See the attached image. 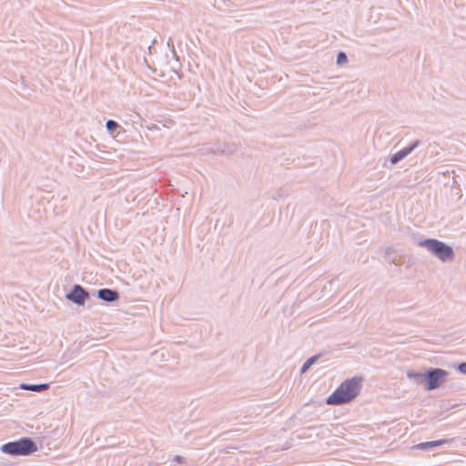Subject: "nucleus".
Instances as JSON below:
<instances>
[{"mask_svg":"<svg viewBox=\"0 0 466 466\" xmlns=\"http://www.w3.org/2000/svg\"><path fill=\"white\" fill-rule=\"evenodd\" d=\"M362 388V379L353 377L344 380L333 392L329 395L326 403L328 405H342L354 400Z\"/></svg>","mask_w":466,"mask_h":466,"instance_id":"nucleus-1","label":"nucleus"},{"mask_svg":"<svg viewBox=\"0 0 466 466\" xmlns=\"http://www.w3.org/2000/svg\"><path fill=\"white\" fill-rule=\"evenodd\" d=\"M418 246L425 248L442 263H450L453 261L455 258L453 248L450 245L436 238L420 239L418 241Z\"/></svg>","mask_w":466,"mask_h":466,"instance_id":"nucleus-2","label":"nucleus"},{"mask_svg":"<svg viewBox=\"0 0 466 466\" xmlns=\"http://www.w3.org/2000/svg\"><path fill=\"white\" fill-rule=\"evenodd\" d=\"M1 451L13 456H25L36 451L35 443L27 437L15 441L5 443L0 448Z\"/></svg>","mask_w":466,"mask_h":466,"instance_id":"nucleus-3","label":"nucleus"},{"mask_svg":"<svg viewBox=\"0 0 466 466\" xmlns=\"http://www.w3.org/2000/svg\"><path fill=\"white\" fill-rule=\"evenodd\" d=\"M448 372L440 368H431L426 372L425 390H431L439 388L446 381Z\"/></svg>","mask_w":466,"mask_h":466,"instance_id":"nucleus-4","label":"nucleus"},{"mask_svg":"<svg viewBox=\"0 0 466 466\" xmlns=\"http://www.w3.org/2000/svg\"><path fill=\"white\" fill-rule=\"evenodd\" d=\"M67 300L76 303L78 306H83L86 300L89 298V293L80 285H75L72 290L66 296Z\"/></svg>","mask_w":466,"mask_h":466,"instance_id":"nucleus-5","label":"nucleus"},{"mask_svg":"<svg viewBox=\"0 0 466 466\" xmlns=\"http://www.w3.org/2000/svg\"><path fill=\"white\" fill-rule=\"evenodd\" d=\"M420 144L419 140L414 141L410 147H404L403 149L393 154L390 157V163L396 165L408 155H410Z\"/></svg>","mask_w":466,"mask_h":466,"instance_id":"nucleus-6","label":"nucleus"},{"mask_svg":"<svg viewBox=\"0 0 466 466\" xmlns=\"http://www.w3.org/2000/svg\"><path fill=\"white\" fill-rule=\"evenodd\" d=\"M97 297L106 302H114L119 299V293L111 289H101L97 291Z\"/></svg>","mask_w":466,"mask_h":466,"instance_id":"nucleus-7","label":"nucleus"},{"mask_svg":"<svg viewBox=\"0 0 466 466\" xmlns=\"http://www.w3.org/2000/svg\"><path fill=\"white\" fill-rule=\"evenodd\" d=\"M450 440L443 439L439 441H426V442H420L419 444H416L413 446V449L415 450H420V451H427L430 449H433L436 447L442 446L448 442H450Z\"/></svg>","mask_w":466,"mask_h":466,"instance_id":"nucleus-8","label":"nucleus"},{"mask_svg":"<svg viewBox=\"0 0 466 466\" xmlns=\"http://www.w3.org/2000/svg\"><path fill=\"white\" fill-rule=\"evenodd\" d=\"M19 388L22 390H25L40 392V391L47 390L49 388V385L47 383H42V384L21 383Z\"/></svg>","mask_w":466,"mask_h":466,"instance_id":"nucleus-9","label":"nucleus"},{"mask_svg":"<svg viewBox=\"0 0 466 466\" xmlns=\"http://www.w3.org/2000/svg\"><path fill=\"white\" fill-rule=\"evenodd\" d=\"M406 375H407L408 379H410L416 384H421V383L425 382L426 372L421 373V372H417V371H413V370H408L406 372Z\"/></svg>","mask_w":466,"mask_h":466,"instance_id":"nucleus-10","label":"nucleus"},{"mask_svg":"<svg viewBox=\"0 0 466 466\" xmlns=\"http://www.w3.org/2000/svg\"><path fill=\"white\" fill-rule=\"evenodd\" d=\"M319 355H315L308 359L301 367L300 373H305L318 360Z\"/></svg>","mask_w":466,"mask_h":466,"instance_id":"nucleus-11","label":"nucleus"},{"mask_svg":"<svg viewBox=\"0 0 466 466\" xmlns=\"http://www.w3.org/2000/svg\"><path fill=\"white\" fill-rule=\"evenodd\" d=\"M106 127L108 131L113 132L118 127V124L116 121L109 119L106 123Z\"/></svg>","mask_w":466,"mask_h":466,"instance_id":"nucleus-12","label":"nucleus"},{"mask_svg":"<svg viewBox=\"0 0 466 466\" xmlns=\"http://www.w3.org/2000/svg\"><path fill=\"white\" fill-rule=\"evenodd\" d=\"M347 61H348V57H347L346 54L343 52H339L337 56V63L342 64V63H346Z\"/></svg>","mask_w":466,"mask_h":466,"instance_id":"nucleus-13","label":"nucleus"},{"mask_svg":"<svg viewBox=\"0 0 466 466\" xmlns=\"http://www.w3.org/2000/svg\"><path fill=\"white\" fill-rule=\"evenodd\" d=\"M458 370L462 374H466V362L461 363L458 366Z\"/></svg>","mask_w":466,"mask_h":466,"instance_id":"nucleus-14","label":"nucleus"},{"mask_svg":"<svg viewBox=\"0 0 466 466\" xmlns=\"http://www.w3.org/2000/svg\"><path fill=\"white\" fill-rule=\"evenodd\" d=\"M180 461H181V457L180 456L177 455V456L174 457V461L180 462Z\"/></svg>","mask_w":466,"mask_h":466,"instance_id":"nucleus-15","label":"nucleus"},{"mask_svg":"<svg viewBox=\"0 0 466 466\" xmlns=\"http://www.w3.org/2000/svg\"><path fill=\"white\" fill-rule=\"evenodd\" d=\"M220 151H221L222 153H231V151H230V150H226V149H222V150H220Z\"/></svg>","mask_w":466,"mask_h":466,"instance_id":"nucleus-16","label":"nucleus"}]
</instances>
